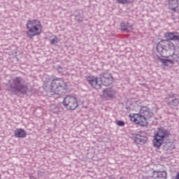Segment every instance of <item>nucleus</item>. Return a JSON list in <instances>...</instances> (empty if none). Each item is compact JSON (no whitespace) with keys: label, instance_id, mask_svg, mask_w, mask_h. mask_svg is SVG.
I'll use <instances>...</instances> for the list:
<instances>
[{"label":"nucleus","instance_id":"nucleus-1","mask_svg":"<svg viewBox=\"0 0 179 179\" xmlns=\"http://www.w3.org/2000/svg\"><path fill=\"white\" fill-rule=\"evenodd\" d=\"M166 40L161 41L157 45V50L158 52H164L169 51V50H174L176 47L174 43L170 41H178L179 43V34L177 32H168L164 34Z\"/></svg>","mask_w":179,"mask_h":179},{"label":"nucleus","instance_id":"nucleus-2","mask_svg":"<svg viewBox=\"0 0 179 179\" xmlns=\"http://www.w3.org/2000/svg\"><path fill=\"white\" fill-rule=\"evenodd\" d=\"M9 89L12 93L16 94L17 96H20V94H26L27 93V85L24 79L22 77H16L13 78L11 81H9Z\"/></svg>","mask_w":179,"mask_h":179},{"label":"nucleus","instance_id":"nucleus-3","mask_svg":"<svg viewBox=\"0 0 179 179\" xmlns=\"http://www.w3.org/2000/svg\"><path fill=\"white\" fill-rule=\"evenodd\" d=\"M153 113L148 106H141L139 113H136L133 115L134 122L138 124L141 127H146L148 125L147 118H152Z\"/></svg>","mask_w":179,"mask_h":179},{"label":"nucleus","instance_id":"nucleus-4","mask_svg":"<svg viewBox=\"0 0 179 179\" xmlns=\"http://www.w3.org/2000/svg\"><path fill=\"white\" fill-rule=\"evenodd\" d=\"M27 36L28 38H31L36 36H40L43 31V25L41 22L38 20H28L27 23Z\"/></svg>","mask_w":179,"mask_h":179},{"label":"nucleus","instance_id":"nucleus-5","mask_svg":"<svg viewBox=\"0 0 179 179\" xmlns=\"http://www.w3.org/2000/svg\"><path fill=\"white\" fill-rule=\"evenodd\" d=\"M50 90L54 94L61 96L63 93H66L68 87L66 86V83H65L64 79L56 78L52 80Z\"/></svg>","mask_w":179,"mask_h":179},{"label":"nucleus","instance_id":"nucleus-6","mask_svg":"<svg viewBox=\"0 0 179 179\" xmlns=\"http://www.w3.org/2000/svg\"><path fill=\"white\" fill-rule=\"evenodd\" d=\"M170 135V131L167 129H161L159 130L158 134H155L153 140V145L155 148H160L163 143L164 138H167Z\"/></svg>","mask_w":179,"mask_h":179},{"label":"nucleus","instance_id":"nucleus-7","mask_svg":"<svg viewBox=\"0 0 179 179\" xmlns=\"http://www.w3.org/2000/svg\"><path fill=\"white\" fill-rule=\"evenodd\" d=\"M62 104L66 110H76L79 106L76 97L71 95L66 96L64 99Z\"/></svg>","mask_w":179,"mask_h":179},{"label":"nucleus","instance_id":"nucleus-8","mask_svg":"<svg viewBox=\"0 0 179 179\" xmlns=\"http://www.w3.org/2000/svg\"><path fill=\"white\" fill-rule=\"evenodd\" d=\"M117 90L114 88H106L103 90L102 97L106 100H114L117 99Z\"/></svg>","mask_w":179,"mask_h":179},{"label":"nucleus","instance_id":"nucleus-9","mask_svg":"<svg viewBox=\"0 0 179 179\" xmlns=\"http://www.w3.org/2000/svg\"><path fill=\"white\" fill-rule=\"evenodd\" d=\"M148 141V134L145 131H138L135 135L134 142L137 145H145Z\"/></svg>","mask_w":179,"mask_h":179},{"label":"nucleus","instance_id":"nucleus-10","mask_svg":"<svg viewBox=\"0 0 179 179\" xmlns=\"http://www.w3.org/2000/svg\"><path fill=\"white\" fill-rule=\"evenodd\" d=\"M87 81L89 85H90L91 87H93V89H96V90L101 89V83L99 81L97 77L94 76H90L87 78Z\"/></svg>","mask_w":179,"mask_h":179},{"label":"nucleus","instance_id":"nucleus-11","mask_svg":"<svg viewBox=\"0 0 179 179\" xmlns=\"http://www.w3.org/2000/svg\"><path fill=\"white\" fill-rule=\"evenodd\" d=\"M101 84L104 86H109L113 83V76L108 73H103L100 75Z\"/></svg>","mask_w":179,"mask_h":179},{"label":"nucleus","instance_id":"nucleus-12","mask_svg":"<svg viewBox=\"0 0 179 179\" xmlns=\"http://www.w3.org/2000/svg\"><path fill=\"white\" fill-rule=\"evenodd\" d=\"M173 59H163L159 58V61L166 66H170V65H173L174 62H178L179 59H177V55L173 54L172 56Z\"/></svg>","mask_w":179,"mask_h":179},{"label":"nucleus","instance_id":"nucleus-13","mask_svg":"<svg viewBox=\"0 0 179 179\" xmlns=\"http://www.w3.org/2000/svg\"><path fill=\"white\" fill-rule=\"evenodd\" d=\"M167 104L169 105L170 107H177L179 104V99L177 97V95H169L167 100Z\"/></svg>","mask_w":179,"mask_h":179},{"label":"nucleus","instance_id":"nucleus-14","mask_svg":"<svg viewBox=\"0 0 179 179\" xmlns=\"http://www.w3.org/2000/svg\"><path fill=\"white\" fill-rule=\"evenodd\" d=\"M152 177L155 179H167V172L166 171H154Z\"/></svg>","mask_w":179,"mask_h":179},{"label":"nucleus","instance_id":"nucleus-15","mask_svg":"<svg viewBox=\"0 0 179 179\" xmlns=\"http://www.w3.org/2000/svg\"><path fill=\"white\" fill-rule=\"evenodd\" d=\"M169 9L176 12L178 10L179 0H169Z\"/></svg>","mask_w":179,"mask_h":179},{"label":"nucleus","instance_id":"nucleus-16","mask_svg":"<svg viewBox=\"0 0 179 179\" xmlns=\"http://www.w3.org/2000/svg\"><path fill=\"white\" fill-rule=\"evenodd\" d=\"M120 29L122 30V31H132V24L129 25V23L128 22H122L120 24Z\"/></svg>","mask_w":179,"mask_h":179},{"label":"nucleus","instance_id":"nucleus-17","mask_svg":"<svg viewBox=\"0 0 179 179\" xmlns=\"http://www.w3.org/2000/svg\"><path fill=\"white\" fill-rule=\"evenodd\" d=\"M15 136H16V138H26L27 133L23 129H17L15 131Z\"/></svg>","mask_w":179,"mask_h":179},{"label":"nucleus","instance_id":"nucleus-18","mask_svg":"<svg viewBox=\"0 0 179 179\" xmlns=\"http://www.w3.org/2000/svg\"><path fill=\"white\" fill-rule=\"evenodd\" d=\"M50 110L54 114H58L59 113V106L57 105H51Z\"/></svg>","mask_w":179,"mask_h":179},{"label":"nucleus","instance_id":"nucleus-19","mask_svg":"<svg viewBox=\"0 0 179 179\" xmlns=\"http://www.w3.org/2000/svg\"><path fill=\"white\" fill-rule=\"evenodd\" d=\"M117 3H121L122 5H127L128 3H132L134 0H116Z\"/></svg>","mask_w":179,"mask_h":179},{"label":"nucleus","instance_id":"nucleus-20","mask_svg":"<svg viewBox=\"0 0 179 179\" xmlns=\"http://www.w3.org/2000/svg\"><path fill=\"white\" fill-rule=\"evenodd\" d=\"M51 45H54V44H57L58 43V38L55 36L53 39L50 41Z\"/></svg>","mask_w":179,"mask_h":179},{"label":"nucleus","instance_id":"nucleus-21","mask_svg":"<svg viewBox=\"0 0 179 179\" xmlns=\"http://www.w3.org/2000/svg\"><path fill=\"white\" fill-rule=\"evenodd\" d=\"M116 125H118V127H124L125 122L122 120H116Z\"/></svg>","mask_w":179,"mask_h":179},{"label":"nucleus","instance_id":"nucleus-22","mask_svg":"<svg viewBox=\"0 0 179 179\" xmlns=\"http://www.w3.org/2000/svg\"><path fill=\"white\" fill-rule=\"evenodd\" d=\"M175 179H179V172L177 173Z\"/></svg>","mask_w":179,"mask_h":179},{"label":"nucleus","instance_id":"nucleus-23","mask_svg":"<svg viewBox=\"0 0 179 179\" xmlns=\"http://www.w3.org/2000/svg\"><path fill=\"white\" fill-rule=\"evenodd\" d=\"M76 20H78V22H82V18H80V19H78V17H76Z\"/></svg>","mask_w":179,"mask_h":179},{"label":"nucleus","instance_id":"nucleus-24","mask_svg":"<svg viewBox=\"0 0 179 179\" xmlns=\"http://www.w3.org/2000/svg\"><path fill=\"white\" fill-rule=\"evenodd\" d=\"M29 179H36V177H34V176H30V177H29Z\"/></svg>","mask_w":179,"mask_h":179},{"label":"nucleus","instance_id":"nucleus-25","mask_svg":"<svg viewBox=\"0 0 179 179\" xmlns=\"http://www.w3.org/2000/svg\"><path fill=\"white\" fill-rule=\"evenodd\" d=\"M120 179H124V178L122 177H121Z\"/></svg>","mask_w":179,"mask_h":179},{"label":"nucleus","instance_id":"nucleus-26","mask_svg":"<svg viewBox=\"0 0 179 179\" xmlns=\"http://www.w3.org/2000/svg\"><path fill=\"white\" fill-rule=\"evenodd\" d=\"M59 69H62V68H61V67H59Z\"/></svg>","mask_w":179,"mask_h":179},{"label":"nucleus","instance_id":"nucleus-27","mask_svg":"<svg viewBox=\"0 0 179 179\" xmlns=\"http://www.w3.org/2000/svg\"><path fill=\"white\" fill-rule=\"evenodd\" d=\"M0 179H1V176H0Z\"/></svg>","mask_w":179,"mask_h":179}]
</instances>
